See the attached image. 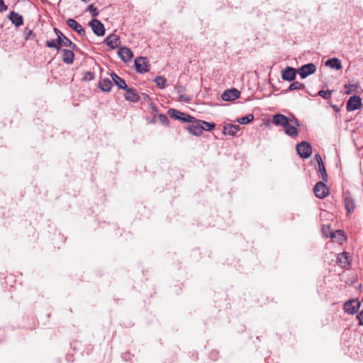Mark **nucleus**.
<instances>
[{"label":"nucleus","mask_w":363,"mask_h":363,"mask_svg":"<svg viewBox=\"0 0 363 363\" xmlns=\"http://www.w3.org/2000/svg\"><path fill=\"white\" fill-rule=\"evenodd\" d=\"M296 151L298 155L302 158H308L312 154V147L311 145L306 142L302 141L296 145Z\"/></svg>","instance_id":"1"},{"label":"nucleus","mask_w":363,"mask_h":363,"mask_svg":"<svg viewBox=\"0 0 363 363\" xmlns=\"http://www.w3.org/2000/svg\"><path fill=\"white\" fill-rule=\"evenodd\" d=\"M360 307V302L357 298L348 300L344 304L343 309L345 313L353 315L357 312Z\"/></svg>","instance_id":"2"},{"label":"nucleus","mask_w":363,"mask_h":363,"mask_svg":"<svg viewBox=\"0 0 363 363\" xmlns=\"http://www.w3.org/2000/svg\"><path fill=\"white\" fill-rule=\"evenodd\" d=\"M168 112L172 118L183 122H192L194 120V117L174 108H170Z\"/></svg>","instance_id":"3"},{"label":"nucleus","mask_w":363,"mask_h":363,"mask_svg":"<svg viewBox=\"0 0 363 363\" xmlns=\"http://www.w3.org/2000/svg\"><path fill=\"white\" fill-rule=\"evenodd\" d=\"M135 69L139 73H145L149 71V61L146 57H139L135 60Z\"/></svg>","instance_id":"4"},{"label":"nucleus","mask_w":363,"mask_h":363,"mask_svg":"<svg viewBox=\"0 0 363 363\" xmlns=\"http://www.w3.org/2000/svg\"><path fill=\"white\" fill-rule=\"evenodd\" d=\"M352 262V255L347 251H342L337 258V263L342 268L350 265Z\"/></svg>","instance_id":"5"},{"label":"nucleus","mask_w":363,"mask_h":363,"mask_svg":"<svg viewBox=\"0 0 363 363\" xmlns=\"http://www.w3.org/2000/svg\"><path fill=\"white\" fill-rule=\"evenodd\" d=\"M93 32L98 36H103L105 34V28L103 23L97 20L93 19L89 23Z\"/></svg>","instance_id":"6"},{"label":"nucleus","mask_w":363,"mask_h":363,"mask_svg":"<svg viewBox=\"0 0 363 363\" xmlns=\"http://www.w3.org/2000/svg\"><path fill=\"white\" fill-rule=\"evenodd\" d=\"M343 199L347 213H352L354 211L356 206L350 193L345 192L343 194Z\"/></svg>","instance_id":"7"},{"label":"nucleus","mask_w":363,"mask_h":363,"mask_svg":"<svg viewBox=\"0 0 363 363\" xmlns=\"http://www.w3.org/2000/svg\"><path fill=\"white\" fill-rule=\"evenodd\" d=\"M362 105V99L359 96H354L350 98L347 103V110L352 111L358 109Z\"/></svg>","instance_id":"8"},{"label":"nucleus","mask_w":363,"mask_h":363,"mask_svg":"<svg viewBox=\"0 0 363 363\" xmlns=\"http://www.w3.org/2000/svg\"><path fill=\"white\" fill-rule=\"evenodd\" d=\"M240 92L236 89H231L225 91L222 95V99L225 101H233L240 97Z\"/></svg>","instance_id":"9"},{"label":"nucleus","mask_w":363,"mask_h":363,"mask_svg":"<svg viewBox=\"0 0 363 363\" xmlns=\"http://www.w3.org/2000/svg\"><path fill=\"white\" fill-rule=\"evenodd\" d=\"M313 190L315 196L320 199L325 198L328 194L327 186L323 182H317Z\"/></svg>","instance_id":"10"},{"label":"nucleus","mask_w":363,"mask_h":363,"mask_svg":"<svg viewBox=\"0 0 363 363\" xmlns=\"http://www.w3.org/2000/svg\"><path fill=\"white\" fill-rule=\"evenodd\" d=\"M316 70V67L314 64L308 63L303 65L299 72V74L301 78H306L308 75L313 74Z\"/></svg>","instance_id":"11"},{"label":"nucleus","mask_w":363,"mask_h":363,"mask_svg":"<svg viewBox=\"0 0 363 363\" xmlns=\"http://www.w3.org/2000/svg\"><path fill=\"white\" fill-rule=\"evenodd\" d=\"M296 69L290 67H286L281 71V77L285 81H293L295 79Z\"/></svg>","instance_id":"12"},{"label":"nucleus","mask_w":363,"mask_h":363,"mask_svg":"<svg viewBox=\"0 0 363 363\" xmlns=\"http://www.w3.org/2000/svg\"><path fill=\"white\" fill-rule=\"evenodd\" d=\"M118 55L123 62H129L133 58V52L130 49L126 47H121L118 50Z\"/></svg>","instance_id":"13"},{"label":"nucleus","mask_w":363,"mask_h":363,"mask_svg":"<svg viewBox=\"0 0 363 363\" xmlns=\"http://www.w3.org/2000/svg\"><path fill=\"white\" fill-rule=\"evenodd\" d=\"M240 127L239 125L233 124H225L223 126V133L224 135H228L230 136L236 135L237 133L240 131Z\"/></svg>","instance_id":"14"},{"label":"nucleus","mask_w":363,"mask_h":363,"mask_svg":"<svg viewBox=\"0 0 363 363\" xmlns=\"http://www.w3.org/2000/svg\"><path fill=\"white\" fill-rule=\"evenodd\" d=\"M104 42L111 49H115L118 46L120 43V38L118 35L116 34H111L105 38Z\"/></svg>","instance_id":"15"},{"label":"nucleus","mask_w":363,"mask_h":363,"mask_svg":"<svg viewBox=\"0 0 363 363\" xmlns=\"http://www.w3.org/2000/svg\"><path fill=\"white\" fill-rule=\"evenodd\" d=\"M289 118L282 114L278 113L273 116L272 123L278 126L285 127L289 123Z\"/></svg>","instance_id":"16"},{"label":"nucleus","mask_w":363,"mask_h":363,"mask_svg":"<svg viewBox=\"0 0 363 363\" xmlns=\"http://www.w3.org/2000/svg\"><path fill=\"white\" fill-rule=\"evenodd\" d=\"M126 93L125 94V99L127 101L131 102H138L140 99V96L136 93L134 89H130L128 86L125 89Z\"/></svg>","instance_id":"17"},{"label":"nucleus","mask_w":363,"mask_h":363,"mask_svg":"<svg viewBox=\"0 0 363 363\" xmlns=\"http://www.w3.org/2000/svg\"><path fill=\"white\" fill-rule=\"evenodd\" d=\"M67 24L69 27L77 32L81 35H85V30L83 27L74 19L69 18L67 21Z\"/></svg>","instance_id":"18"},{"label":"nucleus","mask_w":363,"mask_h":363,"mask_svg":"<svg viewBox=\"0 0 363 363\" xmlns=\"http://www.w3.org/2000/svg\"><path fill=\"white\" fill-rule=\"evenodd\" d=\"M189 123L191 124L189 125L188 130L191 134L194 135H201L202 134L201 124H199V120L194 118L192 122Z\"/></svg>","instance_id":"19"},{"label":"nucleus","mask_w":363,"mask_h":363,"mask_svg":"<svg viewBox=\"0 0 363 363\" xmlns=\"http://www.w3.org/2000/svg\"><path fill=\"white\" fill-rule=\"evenodd\" d=\"M74 58V53L71 50L62 49V61L67 64L71 65L73 63Z\"/></svg>","instance_id":"20"},{"label":"nucleus","mask_w":363,"mask_h":363,"mask_svg":"<svg viewBox=\"0 0 363 363\" xmlns=\"http://www.w3.org/2000/svg\"><path fill=\"white\" fill-rule=\"evenodd\" d=\"M9 18L16 26H20L23 23V17L13 11H11Z\"/></svg>","instance_id":"21"},{"label":"nucleus","mask_w":363,"mask_h":363,"mask_svg":"<svg viewBox=\"0 0 363 363\" xmlns=\"http://www.w3.org/2000/svg\"><path fill=\"white\" fill-rule=\"evenodd\" d=\"M111 77L112 80L113 81L114 84L119 89H121L123 90L127 89L128 86L124 79H123L122 78H121L120 77H118L116 74H115L113 72L111 74Z\"/></svg>","instance_id":"22"},{"label":"nucleus","mask_w":363,"mask_h":363,"mask_svg":"<svg viewBox=\"0 0 363 363\" xmlns=\"http://www.w3.org/2000/svg\"><path fill=\"white\" fill-rule=\"evenodd\" d=\"M112 87V82L109 79H101L99 82V88L105 92L111 91Z\"/></svg>","instance_id":"23"},{"label":"nucleus","mask_w":363,"mask_h":363,"mask_svg":"<svg viewBox=\"0 0 363 363\" xmlns=\"http://www.w3.org/2000/svg\"><path fill=\"white\" fill-rule=\"evenodd\" d=\"M325 65L330 67L332 69L340 70L342 68V64L339 59L333 57L326 61Z\"/></svg>","instance_id":"24"},{"label":"nucleus","mask_w":363,"mask_h":363,"mask_svg":"<svg viewBox=\"0 0 363 363\" xmlns=\"http://www.w3.org/2000/svg\"><path fill=\"white\" fill-rule=\"evenodd\" d=\"M330 238L333 240H335L337 242H338L340 244H342L346 240V237L345 236L344 233L341 230H336L335 232L330 233Z\"/></svg>","instance_id":"25"},{"label":"nucleus","mask_w":363,"mask_h":363,"mask_svg":"<svg viewBox=\"0 0 363 363\" xmlns=\"http://www.w3.org/2000/svg\"><path fill=\"white\" fill-rule=\"evenodd\" d=\"M57 41L58 42L59 45H60V48L62 46L69 47L72 49H75L77 48V45L65 35H63L60 39H57Z\"/></svg>","instance_id":"26"},{"label":"nucleus","mask_w":363,"mask_h":363,"mask_svg":"<svg viewBox=\"0 0 363 363\" xmlns=\"http://www.w3.org/2000/svg\"><path fill=\"white\" fill-rule=\"evenodd\" d=\"M284 132L287 135L291 138H295L298 135L297 128L294 125H290L289 123H288V125L284 127Z\"/></svg>","instance_id":"27"},{"label":"nucleus","mask_w":363,"mask_h":363,"mask_svg":"<svg viewBox=\"0 0 363 363\" xmlns=\"http://www.w3.org/2000/svg\"><path fill=\"white\" fill-rule=\"evenodd\" d=\"M345 93L347 95L349 94H351L352 93H354V92H356L358 87H359V84H347L345 85Z\"/></svg>","instance_id":"28"},{"label":"nucleus","mask_w":363,"mask_h":363,"mask_svg":"<svg viewBox=\"0 0 363 363\" xmlns=\"http://www.w3.org/2000/svg\"><path fill=\"white\" fill-rule=\"evenodd\" d=\"M199 124H201V130H211L214 129L215 124L213 123L206 122L204 121L199 120Z\"/></svg>","instance_id":"29"},{"label":"nucleus","mask_w":363,"mask_h":363,"mask_svg":"<svg viewBox=\"0 0 363 363\" xmlns=\"http://www.w3.org/2000/svg\"><path fill=\"white\" fill-rule=\"evenodd\" d=\"M154 82L160 89H164L166 86L167 80L162 76H157L155 78Z\"/></svg>","instance_id":"30"},{"label":"nucleus","mask_w":363,"mask_h":363,"mask_svg":"<svg viewBox=\"0 0 363 363\" xmlns=\"http://www.w3.org/2000/svg\"><path fill=\"white\" fill-rule=\"evenodd\" d=\"M305 85L299 82H294L290 84L287 91L300 90L303 89Z\"/></svg>","instance_id":"31"},{"label":"nucleus","mask_w":363,"mask_h":363,"mask_svg":"<svg viewBox=\"0 0 363 363\" xmlns=\"http://www.w3.org/2000/svg\"><path fill=\"white\" fill-rule=\"evenodd\" d=\"M318 171L320 174L323 181L325 182H328V174L324 163H321L320 165H318Z\"/></svg>","instance_id":"32"},{"label":"nucleus","mask_w":363,"mask_h":363,"mask_svg":"<svg viewBox=\"0 0 363 363\" xmlns=\"http://www.w3.org/2000/svg\"><path fill=\"white\" fill-rule=\"evenodd\" d=\"M254 119V116L252 114H248L244 117L240 118L237 120V121L240 124H247L251 122Z\"/></svg>","instance_id":"33"},{"label":"nucleus","mask_w":363,"mask_h":363,"mask_svg":"<svg viewBox=\"0 0 363 363\" xmlns=\"http://www.w3.org/2000/svg\"><path fill=\"white\" fill-rule=\"evenodd\" d=\"M46 46L48 48H55L57 50H60V45H59L57 40H48L46 42Z\"/></svg>","instance_id":"34"},{"label":"nucleus","mask_w":363,"mask_h":363,"mask_svg":"<svg viewBox=\"0 0 363 363\" xmlns=\"http://www.w3.org/2000/svg\"><path fill=\"white\" fill-rule=\"evenodd\" d=\"M94 73L91 71H87V72H84V74L82 78V80L85 81V82H89V81L94 79Z\"/></svg>","instance_id":"35"},{"label":"nucleus","mask_w":363,"mask_h":363,"mask_svg":"<svg viewBox=\"0 0 363 363\" xmlns=\"http://www.w3.org/2000/svg\"><path fill=\"white\" fill-rule=\"evenodd\" d=\"M332 91H325V90H320L318 93V95L325 99H330L331 97Z\"/></svg>","instance_id":"36"},{"label":"nucleus","mask_w":363,"mask_h":363,"mask_svg":"<svg viewBox=\"0 0 363 363\" xmlns=\"http://www.w3.org/2000/svg\"><path fill=\"white\" fill-rule=\"evenodd\" d=\"M87 10L91 12L93 17H96L99 15L97 8L94 7L92 4L88 6Z\"/></svg>","instance_id":"37"},{"label":"nucleus","mask_w":363,"mask_h":363,"mask_svg":"<svg viewBox=\"0 0 363 363\" xmlns=\"http://www.w3.org/2000/svg\"><path fill=\"white\" fill-rule=\"evenodd\" d=\"M8 9V6L4 4V0H0V12H4Z\"/></svg>","instance_id":"38"},{"label":"nucleus","mask_w":363,"mask_h":363,"mask_svg":"<svg viewBox=\"0 0 363 363\" xmlns=\"http://www.w3.org/2000/svg\"><path fill=\"white\" fill-rule=\"evenodd\" d=\"M179 101L189 102L190 101V97L186 95H180L179 96Z\"/></svg>","instance_id":"39"},{"label":"nucleus","mask_w":363,"mask_h":363,"mask_svg":"<svg viewBox=\"0 0 363 363\" xmlns=\"http://www.w3.org/2000/svg\"><path fill=\"white\" fill-rule=\"evenodd\" d=\"M159 118H160V121L164 124H165L168 122V118L164 114H160L159 116Z\"/></svg>","instance_id":"40"},{"label":"nucleus","mask_w":363,"mask_h":363,"mask_svg":"<svg viewBox=\"0 0 363 363\" xmlns=\"http://www.w3.org/2000/svg\"><path fill=\"white\" fill-rule=\"evenodd\" d=\"M359 324L363 325V310L357 315Z\"/></svg>","instance_id":"41"},{"label":"nucleus","mask_w":363,"mask_h":363,"mask_svg":"<svg viewBox=\"0 0 363 363\" xmlns=\"http://www.w3.org/2000/svg\"><path fill=\"white\" fill-rule=\"evenodd\" d=\"M316 161L318 165H320L321 163H323L321 156L319 154H316L315 156Z\"/></svg>","instance_id":"42"},{"label":"nucleus","mask_w":363,"mask_h":363,"mask_svg":"<svg viewBox=\"0 0 363 363\" xmlns=\"http://www.w3.org/2000/svg\"><path fill=\"white\" fill-rule=\"evenodd\" d=\"M57 39H60L65 35L61 31H60L59 33L57 34Z\"/></svg>","instance_id":"43"},{"label":"nucleus","mask_w":363,"mask_h":363,"mask_svg":"<svg viewBox=\"0 0 363 363\" xmlns=\"http://www.w3.org/2000/svg\"><path fill=\"white\" fill-rule=\"evenodd\" d=\"M291 121L293 123H294L296 125L299 126V123H298V121L297 119H294V120H291Z\"/></svg>","instance_id":"44"},{"label":"nucleus","mask_w":363,"mask_h":363,"mask_svg":"<svg viewBox=\"0 0 363 363\" xmlns=\"http://www.w3.org/2000/svg\"><path fill=\"white\" fill-rule=\"evenodd\" d=\"M323 233H324V235H325V236H327V237L328 236V233H327V230H326V229H325V227H323Z\"/></svg>","instance_id":"45"},{"label":"nucleus","mask_w":363,"mask_h":363,"mask_svg":"<svg viewBox=\"0 0 363 363\" xmlns=\"http://www.w3.org/2000/svg\"><path fill=\"white\" fill-rule=\"evenodd\" d=\"M54 30H55V33H56V34H58V33H59V32L60 31V30H58L57 28H54Z\"/></svg>","instance_id":"46"},{"label":"nucleus","mask_w":363,"mask_h":363,"mask_svg":"<svg viewBox=\"0 0 363 363\" xmlns=\"http://www.w3.org/2000/svg\"><path fill=\"white\" fill-rule=\"evenodd\" d=\"M177 88L178 89L179 91H180V90L182 89V86H178Z\"/></svg>","instance_id":"47"},{"label":"nucleus","mask_w":363,"mask_h":363,"mask_svg":"<svg viewBox=\"0 0 363 363\" xmlns=\"http://www.w3.org/2000/svg\"><path fill=\"white\" fill-rule=\"evenodd\" d=\"M41 1H43V0H41Z\"/></svg>","instance_id":"48"}]
</instances>
